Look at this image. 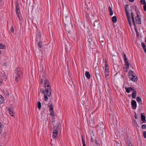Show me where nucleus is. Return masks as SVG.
<instances>
[{
    "label": "nucleus",
    "instance_id": "39448f33",
    "mask_svg": "<svg viewBox=\"0 0 146 146\" xmlns=\"http://www.w3.org/2000/svg\"><path fill=\"white\" fill-rule=\"evenodd\" d=\"M123 55V58L125 62V65L126 66V69L127 71V69L129 68V64L128 62L127 59L126 58V55L125 54L124 52L122 53Z\"/></svg>",
    "mask_w": 146,
    "mask_h": 146
},
{
    "label": "nucleus",
    "instance_id": "338daca9",
    "mask_svg": "<svg viewBox=\"0 0 146 146\" xmlns=\"http://www.w3.org/2000/svg\"><path fill=\"white\" fill-rule=\"evenodd\" d=\"M145 42H146V38H145Z\"/></svg>",
    "mask_w": 146,
    "mask_h": 146
},
{
    "label": "nucleus",
    "instance_id": "f257e3e1",
    "mask_svg": "<svg viewBox=\"0 0 146 146\" xmlns=\"http://www.w3.org/2000/svg\"><path fill=\"white\" fill-rule=\"evenodd\" d=\"M44 88L46 94L50 97L51 96V88L49 81L47 79L44 80Z\"/></svg>",
    "mask_w": 146,
    "mask_h": 146
},
{
    "label": "nucleus",
    "instance_id": "13d9d810",
    "mask_svg": "<svg viewBox=\"0 0 146 146\" xmlns=\"http://www.w3.org/2000/svg\"><path fill=\"white\" fill-rule=\"evenodd\" d=\"M1 125H2V124L1 123V122H0V128L1 127Z\"/></svg>",
    "mask_w": 146,
    "mask_h": 146
},
{
    "label": "nucleus",
    "instance_id": "5701e85b",
    "mask_svg": "<svg viewBox=\"0 0 146 146\" xmlns=\"http://www.w3.org/2000/svg\"><path fill=\"white\" fill-rule=\"evenodd\" d=\"M6 46L4 44H2L1 43H0V49H5Z\"/></svg>",
    "mask_w": 146,
    "mask_h": 146
},
{
    "label": "nucleus",
    "instance_id": "bf43d9fd",
    "mask_svg": "<svg viewBox=\"0 0 146 146\" xmlns=\"http://www.w3.org/2000/svg\"><path fill=\"white\" fill-rule=\"evenodd\" d=\"M3 76H4V77H6V74H4Z\"/></svg>",
    "mask_w": 146,
    "mask_h": 146
},
{
    "label": "nucleus",
    "instance_id": "cd10ccee",
    "mask_svg": "<svg viewBox=\"0 0 146 146\" xmlns=\"http://www.w3.org/2000/svg\"><path fill=\"white\" fill-rule=\"evenodd\" d=\"M140 3L142 5H144L146 4V2L145 0H141Z\"/></svg>",
    "mask_w": 146,
    "mask_h": 146
},
{
    "label": "nucleus",
    "instance_id": "9d476101",
    "mask_svg": "<svg viewBox=\"0 0 146 146\" xmlns=\"http://www.w3.org/2000/svg\"><path fill=\"white\" fill-rule=\"evenodd\" d=\"M130 11L131 12V16L132 20V22H133V26L134 27H135V21L134 18V15L133 13L132 12L131 10H130Z\"/></svg>",
    "mask_w": 146,
    "mask_h": 146
},
{
    "label": "nucleus",
    "instance_id": "412c9836",
    "mask_svg": "<svg viewBox=\"0 0 146 146\" xmlns=\"http://www.w3.org/2000/svg\"><path fill=\"white\" fill-rule=\"evenodd\" d=\"M4 101V98L1 95H0V104L3 103Z\"/></svg>",
    "mask_w": 146,
    "mask_h": 146
},
{
    "label": "nucleus",
    "instance_id": "7c9ffc66",
    "mask_svg": "<svg viewBox=\"0 0 146 146\" xmlns=\"http://www.w3.org/2000/svg\"><path fill=\"white\" fill-rule=\"evenodd\" d=\"M98 65L97 63L96 64H94V68L95 69H96L97 68V67H98Z\"/></svg>",
    "mask_w": 146,
    "mask_h": 146
},
{
    "label": "nucleus",
    "instance_id": "6ab92c4d",
    "mask_svg": "<svg viewBox=\"0 0 146 146\" xmlns=\"http://www.w3.org/2000/svg\"><path fill=\"white\" fill-rule=\"evenodd\" d=\"M85 76L88 79H89L90 78V75L88 72L87 71L85 73Z\"/></svg>",
    "mask_w": 146,
    "mask_h": 146
},
{
    "label": "nucleus",
    "instance_id": "79ce46f5",
    "mask_svg": "<svg viewBox=\"0 0 146 146\" xmlns=\"http://www.w3.org/2000/svg\"><path fill=\"white\" fill-rule=\"evenodd\" d=\"M40 91L41 92H42V93H44H44H45V91L42 89H40Z\"/></svg>",
    "mask_w": 146,
    "mask_h": 146
},
{
    "label": "nucleus",
    "instance_id": "052dcab7",
    "mask_svg": "<svg viewBox=\"0 0 146 146\" xmlns=\"http://www.w3.org/2000/svg\"><path fill=\"white\" fill-rule=\"evenodd\" d=\"M118 143V144H117V145H117V146H120V145H119V144L118 143Z\"/></svg>",
    "mask_w": 146,
    "mask_h": 146
},
{
    "label": "nucleus",
    "instance_id": "4d7b16f0",
    "mask_svg": "<svg viewBox=\"0 0 146 146\" xmlns=\"http://www.w3.org/2000/svg\"><path fill=\"white\" fill-rule=\"evenodd\" d=\"M134 7H135V10L136 9H137V6H134Z\"/></svg>",
    "mask_w": 146,
    "mask_h": 146
},
{
    "label": "nucleus",
    "instance_id": "49530a36",
    "mask_svg": "<svg viewBox=\"0 0 146 146\" xmlns=\"http://www.w3.org/2000/svg\"><path fill=\"white\" fill-rule=\"evenodd\" d=\"M135 115H134V117L135 119H137V118L136 114L135 112Z\"/></svg>",
    "mask_w": 146,
    "mask_h": 146
},
{
    "label": "nucleus",
    "instance_id": "ea45409f",
    "mask_svg": "<svg viewBox=\"0 0 146 146\" xmlns=\"http://www.w3.org/2000/svg\"><path fill=\"white\" fill-rule=\"evenodd\" d=\"M146 127V125L145 124H143L142 125V128L143 129H145Z\"/></svg>",
    "mask_w": 146,
    "mask_h": 146
},
{
    "label": "nucleus",
    "instance_id": "393cba45",
    "mask_svg": "<svg viewBox=\"0 0 146 146\" xmlns=\"http://www.w3.org/2000/svg\"><path fill=\"white\" fill-rule=\"evenodd\" d=\"M44 100L45 101H46L48 99V96L45 93H44Z\"/></svg>",
    "mask_w": 146,
    "mask_h": 146
},
{
    "label": "nucleus",
    "instance_id": "6e6d98bb",
    "mask_svg": "<svg viewBox=\"0 0 146 146\" xmlns=\"http://www.w3.org/2000/svg\"><path fill=\"white\" fill-rule=\"evenodd\" d=\"M135 125H137V123L135 121Z\"/></svg>",
    "mask_w": 146,
    "mask_h": 146
},
{
    "label": "nucleus",
    "instance_id": "864d4df0",
    "mask_svg": "<svg viewBox=\"0 0 146 146\" xmlns=\"http://www.w3.org/2000/svg\"><path fill=\"white\" fill-rule=\"evenodd\" d=\"M38 36L40 37V38H41V34H39L38 35Z\"/></svg>",
    "mask_w": 146,
    "mask_h": 146
},
{
    "label": "nucleus",
    "instance_id": "680f3d73",
    "mask_svg": "<svg viewBox=\"0 0 146 146\" xmlns=\"http://www.w3.org/2000/svg\"><path fill=\"white\" fill-rule=\"evenodd\" d=\"M68 34H70V31H69V30H68Z\"/></svg>",
    "mask_w": 146,
    "mask_h": 146
},
{
    "label": "nucleus",
    "instance_id": "5fc2aeb1",
    "mask_svg": "<svg viewBox=\"0 0 146 146\" xmlns=\"http://www.w3.org/2000/svg\"><path fill=\"white\" fill-rule=\"evenodd\" d=\"M95 143H96L97 144V145H98V143L97 142V141L96 140H95Z\"/></svg>",
    "mask_w": 146,
    "mask_h": 146
},
{
    "label": "nucleus",
    "instance_id": "4468645a",
    "mask_svg": "<svg viewBox=\"0 0 146 146\" xmlns=\"http://www.w3.org/2000/svg\"><path fill=\"white\" fill-rule=\"evenodd\" d=\"M143 114V113H142L141 114V120L143 121V123H145L146 122L145 116Z\"/></svg>",
    "mask_w": 146,
    "mask_h": 146
},
{
    "label": "nucleus",
    "instance_id": "f704fd0d",
    "mask_svg": "<svg viewBox=\"0 0 146 146\" xmlns=\"http://www.w3.org/2000/svg\"><path fill=\"white\" fill-rule=\"evenodd\" d=\"M108 62L107 61H105V66L106 68H107V67H108V64H107Z\"/></svg>",
    "mask_w": 146,
    "mask_h": 146
},
{
    "label": "nucleus",
    "instance_id": "3c124183",
    "mask_svg": "<svg viewBox=\"0 0 146 146\" xmlns=\"http://www.w3.org/2000/svg\"><path fill=\"white\" fill-rule=\"evenodd\" d=\"M128 146H133V145H132V144H131V143H130V144H129L128 145Z\"/></svg>",
    "mask_w": 146,
    "mask_h": 146
},
{
    "label": "nucleus",
    "instance_id": "f3484780",
    "mask_svg": "<svg viewBox=\"0 0 146 146\" xmlns=\"http://www.w3.org/2000/svg\"><path fill=\"white\" fill-rule=\"evenodd\" d=\"M95 73L97 79L98 80L100 79V76L99 75V72L98 71L95 72Z\"/></svg>",
    "mask_w": 146,
    "mask_h": 146
},
{
    "label": "nucleus",
    "instance_id": "6e6552de",
    "mask_svg": "<svg viewBox=\"0 0 146 146\" xmlns=\"http://www.w3.org/2000/svg\"><path fill=\"white\" fill-rule=\"evenodd\" d=\"M131 107L133 109L135 110L137 107L136 102L134 100H132L131 102Z\"/></svg>",
    "mask_w": 146,
    "mask_h": 146
},
{
    "label": "nucleus",
    "instance_id": "a878e982",
    "mask_svg": "<svg viewBox=\"0 0 146 146\" xmlns=\"http://www.w3.org/2000/svg\"><path fill=\"white\" fill-rule=\"evenodd\" d=\"M38 46L40 48H41L42 47V43L41 41L39 42L38 43Z\"/></svg>",
    "mask_w": 146,
    "mask_h": 146
},
{
    "label": "nucleus",
    "instance_id": "9b49d317",
    "mask_svg": "<svg viewBox=\"0 0 146 146\" xmlns=\"http://www.w3.org/2000/svg\"><path fill=\"white\" fill-rule=\"evenodd\" d=\"M58 131L57 130H55L54 131L52 134V137L54 139H55L56 138L58 134Z\"/></svg>",
    "mask_w": 146,
    "mask_h": 146
},
{
    "label": "nucleus",
    "instance_id": "ddd939ff",
    "mask_svg": "<svg viewBox=\"0 0 146 146\" xmlns=\"http://www.w3.org/2000/svg\"><path fill=\"white\" fill-rule=\"evenodd\" d=\"M131 80L134 82L137 81L138 80L137 76H133L129 78Z\"/></svg>",
    "mask_w": 146,
    "mask_h": 146
},
{
    "label": "nucleus",
    "instance_id": "c9c22d12",
    "mask_svg": "<svg viewBox=\"0 0 146 146\" xmlns=\"http://www.w3.org/2000/svg\"><path fill=\"white\" fill-rule=\"evenodd\" d=\"M143 7L144 10L146 11V4L143 5Z\"/></svg>",
    "mask_w": 146,
    "mask_h": 146
},
{
    "label": "nucleus",
    "instance_id": "2eb2a0df",
    "mask_svg": "<svg viewBox=\"0 0 146 146\" xmlns=\"http://www.w3.org/2000/svg\"><path fill=\"white\" fill-rule=\"evenodd\" d=\"M108 72H109L108 68H106L104 72H105V77L106 79H107V77L109 75Z\"/></svg>",
    "mask_w": 146,
    "mask_h": 146
},
{
    "label": "nucleus",
    "instance_id": "1a4fd4ad",
    "mask_svg": "<svg viewBox=\"0 0 146 146\" xmlns=\"http://www.w3.org/2000/svg\"><path fill=\"white\" fill-rule=\"evenodd\" d=\"M88 42L89 43V45L90 46L91 45L94 43L93 41H92V36L91 35L88 36L87 38Z\"/></svg>",
    "mask_w": 146,
    "mask_h": 146
},
{
    "label": "nucleus",
    "instance_id": "0eeeda50",
    "mask_svg": "<svg viewBox=\"0 0 146 146\" xmlns=\"http://www.w3.org/2000/svg\"><path fill=\"white\" fill-rule=\"evenodd\" d=\"M137 16L135 17V19L136 23L138 24H141V17H140V16L138 15V13H136Z\"/></svg>",
    "mask_w": 146,
    "mask_h": 146
},
{
    "label": "nucleus",
    "instance_id": "c756f323",
    "mask_svg": "<svg viewBox=\"0 0 146 146\" xmlns=\"http://www.w3.org/2000/svg\"><path fill=\"white\" fill-rule=\"evenodd\" d=\"M9 114H10L11 116H13V115L11 114H13V111L12 110H11V109H9Z\"/></svg>",
    "mask_w": 146,
    "mask_h": 146
},
{
    "label": "nucleus",
    "instance_id": "69168bd1",
    "mask_svg": "<svg viewBox=\"0 0 146 146\" xmlns=\"http://www.w3.org/2000/svg\"><path fill=\"white\" fill-rule=\"evenodd\" d=\"M93 26H94V27H95V24L94 23V25H93Z\"/></svg>",
    "mask_w": 146,
    "mask_h": 146
},
{
    "label": "nucleus",
    "instance_id": "37998d69",
    "mask_svg": "<svg viewBox=\"0 0 146 146\" xmlns=\"http://www.w3.org/2000/svg\"><path fill=\"white\" fill-rule=\"evenodd\" d=\"M53 126H54V127H53V128H54V129H58V128H58L59 126L58 127H56V126H54V125H53Z\"/></svg>",
    "mask_w": 146,
    "mask_h": 146
},
{
    "label": "nucleus",
    "instance_id": "603ef678",
    "mask_svg": "<svg viewBox=\"0 0 146 146\" xmlns=\"http://www.w3.org/2000/svg\"><path fill=\"white\" fill-rule=\"evenodd\" d=\"M130 2H133L134 1V0H129Z\"/></svg>",
    "mask_w": 146,
    "mask_h": 146
},
{
    "label": "nucleus",
    "instance_id": "e433bc0d",
    "mask_svg": "<svg viewBox=\"0 0 146 146\" xmlns=\"http://www.w3.org/2000/svg\"><path fill=\"white\" fill-rule=\"evenodd\" d=\"M82 144H85V141H84V140L83 139V136L82 135Z\"/></svg>",
    "mask_w": 146,
    "mask_h": 146
},
{
    "label": "nucleus",
    "instance_id": "58836bf2",
    "mask_svg": "<svg viewBox=\"0 0 146 146\" xmlns=\"http://www.w3.org/2000/svg\"><path fill=\"white\" fill-rule=\"evenodd\" d=\"M141 44L143 48H144L146 47V46L144 43L142 42Z\"/></svg>",
    "mask_w": 146,
    "mask_h": 146
},
{
    "label": "nucleus",
    "instance_id": "4be33fe9",
    "mask_svg": "<svg viewBox=\"0 0 146 146\" xmlns=\"http://www.w3.org/2000/svg\"><path fill=\"white\" fill-rule=\"evenodd\" d=\"M109 10L110 12V15H112L113 14V12L112 11V9L110 7L109 8Z\"/></svg>",
    "mask_w": 146,
    "mask_h": 146
},
{
    "label": "nucleus",
    "instance_id": "c03bdc74",
    "mask_svg": "<svg viewBox=\"0 0 146 146\" xmlns=\"http://www.w3.org/2000/svg\"><path fill=\"white\" fill-rule=\"evenodd\" d=\"M91 141L92 142H94V139H93V138H92V136H91Z\"/></svg>",
    "mask_w": 146,
    "mask_h": 146
},
{
    "label": "nucleus",
    "instance_id": "f8f14e48",
    "mask_svg": "<svg viewBox=\"0 0 146 146\" xmlns=\"http://www.w3.org/2000/svg\"><path fill=\"white\" fill-rule=\"evenodd\" d=\"M125 88L126 90V91L127 93H129L130 91H133L135 90L134 89H133L131 87L128 88L125 87Z\"/></svg>",
    "mask_w": 146,
    "mask_h": 146
},
{
    "label": "nucleus",
    "instance_id": "dca6fc26",
    "mask_svg": "<svg viewBox=\"0 0 146 146\" xmlns=\"http://www.w3.org/2000/svg\"><path fill=\"white\" fill-rule=\"evenodd\" d=\"M132 97L134 99H135L136 96V92L135 90H134V91H133V92L132 94Z\"/></svg>",
    "mask_w": 146,
    "mask_h": 146
},
{
    "label": "nucleus",
    "instance_id": "20e7f679",
    "mask_svg": "<svg viewBox=\"0 0 146 146\" xmlns=\"http://www.w3.org/2000/svg\"><path fill=\"white\" fill-rule=\"evenodd\" d=\"M15 5L16 7V13L17 15V16L18 17L19 19L20 20H21L20 15L21 13L20 11V9L19 7V5L17 1H16L15 2Z\"/></svg>",
    "mask_w": 146,
    "mask_h": 146
},
{
    "label": "nucleus",
    "instance_id": "4c0bfd02",
    "mask_svg": "<svg viewBox=\"0 0 146 146\" xmlns=\"http://www.w3.org/2000/svg\"><path fill=\"white\" fill-rule=\"evenodd\" d=\"M50 116L53 117L54 115V111H51L50 114Z\"/></svg>",
    "mask_w": 146,
    "mask_h": 146
},
{
    "label": "nucleus",
    "instance_id": "7ed1b4c3",
    "mask_svg": "<svg viewBox=\"0 0 146 146\" xmlns=\"http://www.w3.org/2000/svg\"><path fill=\"white\" fill-rule=\"evenodd\" d=\"M128 7V4H126L125 5L124 9H125V12L126 13V15L127 19L128 20V21L129 22V25L130 26H131V17L130 15L129 14V13L128 12V11H127V8Z\"/></svg>",
    "mask_w": 146,
    "mask_h": 146
},
{
    "label": "nucleus",
    "instance_id": "bb28decb",
    "mask_svg": "<svg viewBox=\"0 0 146 146\" xmlns=\"http://www.w3.org/2000/svg\"><path fill=\"white\" fill-rule=\"evenodd\" d=\"M137 101L139 103L141 102V98L139 97H137L136 98Z\"/></svg>",
    "mask_w": 146,
    "mask_h": 146
},
{
    "label": "nucleus",
    "instance_id": "a19ab883",
    "mask_svg": "<svg viewBox=\"0 0 146 146\" xmlns=\"http://www.w3.org/2000/svg\"><path fill=\"white\" fill-rule=\"evenodd\" d=\"M135 31L136 32V34L137 36V37H138L139 36V33L138 32H137V30L136 29H135Z\"/></svg>",
    "mask_w": 146,
    "mask_h": 146
},
{
    "label": "nucleus",
    "instance_id": "f03ea898",
    "mask_svg": "<svg viewBox=\"0 0 146 146\" xmlns=\"http://www.w3.org/2000/svg\"><path fill=\"white\" fill-rule=\"evenodd\" d=\"M63 22L65 25V27L66 26H71V19L68 17V15L66 16L63 19Z\"/></svg>",
    "mask_w": 146,
    "mask_h": 146
},
{
    "label": "nucleus",
    "instance_id": "0e129e2a",
    "mask_svg": "<svg viewBox=\"0 0 146 146\" xmlns=\"http://www.w3.org/2000/svg\"><path fill=\"white\" fill-rule=\"evenodd\" d=\"M2 83V82L1 81H0V85Z\"/></svg>",
    "mask_w": 146,
    "mask_h": 146
},
{
    "label": "nucleus",
    "instance_id": "09e8293b",
    "mask_svg": "<svg viewBox=\"0 0 146 146\" xmlns=\"http://www.w3.org/2000/svg\"><path fill=\"white\" fill-rule=\"evenodd\" d=\"M68 49L67 47L65 48V51L66 52H68V50H67Z\"/></svg>",
    "mask_w": 146,
    "mask_h": 146
},
{
    "label": "nucleus",
    "instance_id": "2f4dec72",
    "mask_svg": "<svg viewBox=\"0 0 146 146\" xmlns=\"http://www.w3.org/2000/svg\"><path fill=\"white\" fill-rule=\"evenodd\" d=\"M14 32V29L13 27H12L11 29V33H13Z\"/></svg>",
    "mask_w": 146,
    "mask_h": 146
},
{
    "label": "nucleus",
    "instance_id": "c85d7f7f",
    "mask_svg": "<svg viewBox=\"0 0 146 146\" xmlns=\"http://www.w3.org/2000/svg\"><path fill=\"white\" fill-rule=\"evenodd\" d=\"M38 108L39 109H40L41 108V104L40 102H37Z\"/></svg>",
    "mask_w": 146,
    "mask_h": 146
},
{
    "label": "nucleus",
    "instance_id": "774afa93",
    "mask_svg": "<svg viewBox=\"0 0 146 146\" xmlns=\"http://www.w3.org/2000/svg\"><path fill=\"white\" fill-rule=\"evenodd\" d=\"M1 51L0 50V54H1Z\"/></svg>",
    "mask_w": 146,
    "mask_h": 146
},
{
    "label": "nucleus",
    "instance_id": "aec40b11",
    "mask_svg": "<svg viewBox=\"0 0 146 146\" xmlns=\"http://www.w3.org/2000/svg\"><path fill=\"white\" fill-rule=\"evenodd\" d=\"M129 77L130 78V77L133 76V71L131 70H130L129 72Z\"/></svg>",
    "mask_w": 146,
    "mask_h": 146
},
{
    "label": "nucleus",
    "instance_id": "b1692460",
    "mask_svg": "<svg viewBox=\"0 0 146 146\" xmlns=\"http://www.w3.org/2000/svg\"><path fill=\"white\" fill-rule=\"evenodd\" d=\"M48 106L50 107L49 109L50 111V110L51 111H54L53 106L52 105H48Z\"/></svg>",
    "mask_w": 146,
    "mask_h": 146
},
{
    "label": "nucleus",
    "instance_id": "72a5a7b5",
    "mask_svg": "<svg viewBox=\"0 0 146 146\" xmlns=\"http://www.w3.org/2000/svg\"><path fill=\"white\" fill-rule=\"evenodd\" d=\"M143 134L144 137L146 139V131H144L143 132Z\"/></svg>",
    "mask_w": 146,
    "mask_h": 146
},
{
    "label": "nucleus",
    "instance_id": "de8ad7c7",
    "mask_svg": "<svg viewBox=\"0 0 146 146\" xmlns=\"http://www.w3.org/2000/svg\"><path fill=\"white\" fill-rule=\"evenodd\" d=\"M43 80L42 79H41L40 80V83L41 84H42L43 83Z\"/></svg>",
    "mask_w": 146,
    "mask_h": 146
},
{
    "label": "nucleus",
    "instance_id": "a18cd8bd",
    "mask_svg": "<svg viewBox=\"0 0 146 146\" xmlns=\"http://www.w3.org/2000/svg\"><path fill=\"white\" fill-rule=\"evenodd\" d=\"M144 50V52L146 53V47L145 48H143Z\"/></svg>",
    "mask_w": 146,
    "mask_h": 146
},
{
    "label": "nucleus",
    "instance_id": "e2e57ef3",
    "mask_svg": "<svg viewBox=\"0 0 146 146\" xmlns=\"http://www.w3.org/2000/svg\"><path fill=\"white\" fill-rule=\"evenodd\" d=\"M83 146H86L85 144H83Z\"/></svg>",
    "mask_w": 146,
    "mask_h": 146
},
{
    "label": "nucleus",
    "instance_id": "a211bd4d",
    "mask_svg": "<svg viewBox=\"0 0 146 146\" xmlns=\"http://www.w3.org/2000/svg\"><path fill=\"white\" fill-rule=\"evenodd\" d=\"M111 20L113 23H115L117 22V17L115 16H113L111 18Z\"/></svg>",
    "mask_w": 146,
    "mask_h": 146
},
{
    "label": "nucleus",
    "instance_id": "423d86ee",
    "mask_svg": "<svg viewBox=\"0 0 146 146\" xmlns=\"http://www.w3.org/2000/svg\"><path fill=\"white\" fill-rule=\"evenodd\" d=\"M15 73L18 76L19 78H22V73L21 69L18 68H16L15 69Z\"/></svg>",
    "mask_w": 146,
    "mask_h": 146
},
{
    "label": "nucleus",
    "instance_id": "8fccbe9b",
    "mask_svg": "<svg viewBox=\"0 0 146 146\" xmlns=\"http://www.w3.org/2000/svg\"><path fill=\"white\" fill-rule=\"evenodd\" d=\"M118 73H117L114 76V77L115 78V76L118 74Z\"/></svg>",
    "mask_w": 146,
    "mask_h": 146
},
{
    "label": "nucleus",
    "instance_id": "473e14b6",
    "mask_svg": "<svg viewBox=\"0 0 146 146\" xmlns=\"http://www.w3.org/2000/svg\"><path fill=\"white\" fill-rule=\"evenodd\" d=\"M18 78H19V76H18L15 77V80L16 82H17L18 81Z\"/></svg>",
    "mask_w": 146,
    "mask_h": 146
}]
</instances>
